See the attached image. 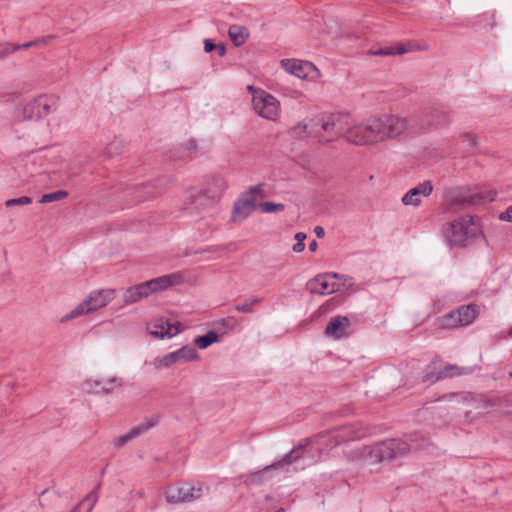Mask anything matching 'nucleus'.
Segmentation results:
<instances>
[{"label":"nucleus","mask_w":512,"mask_h":512,"mask_svg":"<svg viewBox=\"0 0 512 512\" xmlns=\"http://www.w3.org/2000/svg\"><path fill=\"white\" fill-rule=\"evenodd\" d=\"M440 401H455L457 403H463L467 406L476 403V398L470 392H451L442 395L438 398Z\"/></svg>","instance_id":"obj_29"},{"label":"nucleus","mask_w":512,"mask_h":512,"mask_svg":"<svg viewBox=\"0 0 512 512\" xmlns=\"http://www.w3.org/2000/svg\"><path fill=\"white\" fill-rule=\"evenodd\" d=\"M114 298V290H98L93 291L89 296L75 307L69 314L65 316L66 319L76 318L78 316L94 312L102 307H105Z\"/></svg>","instance_id":"obj_9"},{"label":"nucleus","mask_w":512,"mask_h":512,"mask_svg":"<svg viewBox=\"0 0 512 512\" xmlns=\"http://www.w3.org/2000/svg\"><path fill=\"white\" fill-rule=\"evenodd\" d=\"M318 248V243L316 242V240H313L309 243V250L311 252H315Z\"/></svg>","instance_id":"obj_50"},{"label":"nucleus","mask_w":512,"mask_h":512,"mask_svg":"<svg viewBox=\"0 0 512 512\" xmlns=\"http://www.w3.org/2000/svg\"><path fill=\"white\" fill-rule=\"evenodd\" d=\"M314 232L318 238H323L325 235V230L322 226H316Z\"/></svg>","instance_id":"obj_46"},{"label":"nucleus","mask_w":512,"mask_h":512,"mask_svg":"<svg viewBox=\"0 0 512 512\" xmlns=\"http://www.w3.org/2000/svg\"><path fill=\"white\" fill-rule=\"evenodd\" d=\"M248 89L253 92L252 104L255 112L262 118L276 120L279 116V101L264 90H254L251 86Z\"/></svg>","instance_id":"obj_10"},{"label":"nucleus","mask_w":512,"mask_h":512,"mask_svg":"<svg viewBox=\"0 0 512 512\" xmlns=\"http://www.w3.org/2000/svg\"><path fill=\"white\" fill-rule=\"evenodd\" d=\"M11 44L10 43H0V59L6 57L11 54Z\"/></svg>","instance_id":"obj_41"},{"label":"nucleus","mask_w":512,"mask_h":512,"mask_svg":"<svg viewBox=\"0 0 512 512\" xmlns=\"http://www.w3.org/2000/svg\"><path fill=\"white\" fill-rule=\"evenodd\" d=\"M226 187V182L222 177H214L212 182L203 191V194L196 198V201L205 199L207 205H213L220 198Z\"/></svg>","instance_id":"obj_19"},{"label":"nucleus","mask_w":512,"mask_h":512,"mask_svg":"<svg viewBox=\"0 0 512 512\" xmlns=\"http://www.w3.org/2000/svg\"><path fill=\"white\" fill-rule=\"evenodd\" d=\"M153 189L154 186L152 184L135 185L126 190V196L132 197L136 201H141L148 197H153L156 194Z\"/></svg>","instance_id":"obj_26"},{"label":"nucleus","mask_w":512,"mask_h":512,"mask_svg":"<svg viewBox=\"0 0 512 512\" xmlns=\"http://www.w3.org/2000/svg\"><path fill=\"white\" fill-rule=\"evenodd\" d=\"M157 423V418H151L144 423H141L135 427H133L127 434L120 436L115 439L114 445L117 448L123 447L126 443L133 440L134 438L140 436L145 433L152 427H154Z\"/></svg>","instance_id":"obj_20"},{"label":"nucleus","mask_w":512,"mask_h":512,"mask_svg":"<svg viewBox=\"0 0 512 512\" xmlns=\"http://www.w3.org/2000/svg\"><path fill=\"white\" fill-rule=\"evenodd\" d=\"M227 321L228 320H226V319H221L219 323H220L221 326L226 327L227 326Z\"/></svg>","instance_id":"obj_52"},{"label":"nucleus","mask_w":512,"mask_h":512,"mask_svg":"<svg viewBox=\"0 0 512 512\" xmlns=\"http://www.w3.org/2000/svg\"><path fill=\"white\" fill-rule=\"evenodd\" d=\"M32 203V199L28 196H22L15 199H9L5 201V206L11 208L14 206H24Z\"/></svg>","instance_id":"obj_38"},{"label":"nucleus","mask_w":512,"mask_h":512,"mask_svg":"<svg viewBox=\"0 0 512 512\" xmlns=\"http://www.w3.org/2000/svg\"><path fill=\"white\" fill-rule=\"evenodd\" d=\"M495 26V11L490 10L482 14V28L492 29Z\"/></svg>","instance_id":"obj_39"},{"label":"nucleus","mask_w":512,"mask_h":512,"mask_svg":"<svg viewBox=\"0 0 512 512\" xmlns=\"http://www.w3.org/2000/svg\"><path fill=\"white\" fill-rule=\"evenodd\" d=\"M499 219L501 221L511 222L512 223V206H509L506 211L501 212L499 214Z\"/></svg>","instance_id":"obj_42"},{"label":"nucleus","mask_w":512,"mask_h":512,"mask_svg":"<svg viewBox=\"0 0 512 512\" xmlns=\"http://www.w3.org/2000/svg\"><path fill=\"white\" fill-rule=\"evenodd\" d=\"M228 34L235 46H241L248 36L246 28L239 25H231Z\"/></svg>","instance_id":"obj_30"},{"label":"nucleus","mask_w":512,"mask_h":512,"mask_svg":"<svg viewBox=\"0 0 512 512\" xmlns=\"http://www.w3.org/2000/svg\"><path fill=\"white\" fill-rule=\"evenodd\" d=\"M281 64L287 72L301 79L307 78L309 71L314 69L312 63L295 59H284Z\"/></svg>","instance_id":"obj_21"},{"label":"nucleus","mask_w":512,"mask_h":512,"mask_svg":"<svg viewBox=\"0 0 512 512\" xmlns=\"http://www.w3.org/2000/svg\"><path fill=\"white\" fill-rule=\"evenodd\" d=\"M449 120L448 113L439 108H425L415 112L410 117H406V121L410 126V129L407 130V137L415 136L431 128L447 125Z\"/></svg>","instance_id":"obj_6"},{"label":"nucleus","mask_w":512,"mask_h":512,"mask_svg":"<svg viewBox=\"0 0 512 512\" xmlns=\"http://www.w3.org/2000/svg\"><path fill=\"white\" fill-rule=\"evenodd\" d=\"M474 371V368L469 366H460L456 364L444 363L442 361L441 371L438 378L448 379L464 375H469Z\"/></svg>","instance_id":"obj_24"},{"label":"nucleus","mask_w":512,"mask_h":512,"mask_svg":"<svg viewBox=\"0 0 512 512\" xmlns=\"http://www.w3.org/2000/svg\"><path fill=\"white\" fill-rule=\"evenodd\" d=\"M199 357L196 349L193 346H183L177 351L168 353L162 357H157L153 360L152 365L156 369L168 368L176 363H182L192 360H197Z\"/></svg>","instance_id":"obj_15"},{"label":"nucleus","mask_w":512,"mask_h":512,"mask_svg":"<svg viewBox=\"0 0 512 512\" xmlns=\"http://www.w3.org/2000/svg\"><path fill=\"white\" fill-rule=\"evenodd\" d=\"M497 192L493 189L486 188L482 185V203L484 201L492 202L496 199Z\"/></svg>","instance_id":"obj_40"},{"label":"nucleus","mask_w":512,"mask_h":512,"mask_svg":"<svg viewBox=\"0 0 512 512\" xmlns=\"http://www.w3.org/2000/svg\"><path fill=\"white\" fill-rule=\"evenodd\" d=\"M304 248H305L304 242H297L296 244L293 245L292 250L296 253H300L304 250Z\"/></svg>","instance_id":"obj_45"},{"label":"nucleus","mask_w":512,"mask_h":512,"mask_svg":"<svg viewBox=\"0 0 512 512\" xmlns=\"http://www.w3.org/2000/svg\"><path fill=\"white\" fill-rule=\"evenodd\" d=\"M275 512H285V509L284 508H279Z\"/></svg>","instance_id":"obj_55"},{"label":"nucleus","mask_w":512,"mask_h":512,"mask_svg":"<svg viewBox=\"0 0 512 512\" xmlns=\"http://www.w3.org/2000/svg\"><path fill=\"white\" fill-rule=\"evenodd\" d=\"M215 50H217L219 56H223L225 54V47L223 44H218Z\"/></svg>","instance_id":"obj_49"},{"label":"nucleus","mask_w":512,"mask_h":512,"mask_svg":"<svg viewBox=\"0 0 512 512\" xmlns=\"http://www.w3.org/2000/svg\"><path fill=\"white\" fill-rule=\"evenodd\" d=\"M409 129L406 117L384 114L370 117L357 125H351L349 121L346 141L354 145H368L388 139L407 137Z\"/></svg>","instance_id":"obj_1"},{"label":"nucleus","mask_w":512,"mask_h":512,"mask_svg":"<svg viewBox=\"0 0 512 512\" xmlns=\"http://www.w3.org/2000/svg\"><path fill=\"white\" fill-rule=\"evenodd\" d=\"M197 149V144L194 140H190L187 146L188 154Z\"/></svg>","instance_id":"obj_47"},{"label":"nucleus","mask_w":512,"mask_h":512,"mask_svg":"<svg viewBox=\"0 0 512 512\" xmlns=\"http://www.w3.org/2000/svg\"><path fill=\"white\" fill-rule=\"evenodd\" d=\"M464 140L468 143L469 146H474L476 144V138L470 133H466L464 135Z\"/></svg>","instance_id":"obj_44"},{"label":"nucleus","mask_w":512,"mask_h":512,"mask_svg":"<svg viewBox=\"0 0 512 512\" xmlns=\"http://www.w3.org/2000/svg\"><path fill=\"white\" fill-rule=\"evenodd\" d=\"M442 359L436 357L432 360L425 369L424 375L422 377L423 383L433 384L437 381L443 380V378L439 377V372L441 371Z\"/></svg>","instance_id":"obj_27"},{"label":"nucleus","mask_w":512,"mask_h":512,"mask_svg":"<svg viewBox=\"0 0 512 512\" xmlns=\"http://www.w3.org/2000/svg\"><path fill=\"white\" fill-rule=\"evenodd\" d=\"M201 194H203V191L195 193L191 192L189 195V206H186L185 209H195L196 211H202L210 207L211 205H207L205 199L196 201V198H198Z\"/></svg>","instance_id":"obj_33"},{"label":"nucleus","mask_w":512,"mask_h":512,"mask_svg":"<svg viewBox=\"0 0 512 512\" xmlns=\"http://www.w3.org/2000/svg\"><path fill=\"white\" fill-rule=\"evenodd\" d=\"M350 326V320L346 316H336L330 320L325 328V335L334 339H340L346 334Z\"/></svg>","instance_id":"obj_22"},{"label":"nucleus","mask_w":512,"mask_h":512,"mask_svg":"<svg viewBox=\"0 0 512 512\" xmlns=\"http://www.w3.org/2000/svg\"><path fill=\"white\" fill-rule=\"evenodd\" d=\"M509 335L512 337V328L510 329Z\"/></svg>","instance_id":"obj_56"},{"label":"nucleus","mask_w":512,"mask_h":512,"mask_svg":"<svg viewBox=\"0 0 512 512\" xmlns=\"http://www.w3.org/2000/svg\"><path fill=\"white\" fill-rule=\"evenodd\" d=\"M330 273L324 274V275H318L315 278L309 280L307 282V289L311 293H318V294H325L326 292L328 294L334 293L336 291L334 284H330L327 280V277H329Z\"/></svg>","instance_id":"obj_23"},{"label":"nucleus","mask_w":512,"mask_h":512,"mask_svg":"<svg viewBox=\"0 0 512 512\" xmlns=\"http://www.w3.org/2000/svg\"><path fill=\"white\" fill-rule=\"evenodd\" d=\"M202 492L203 487L199 483L197 485L183 484L167 488L165 498L170 504L191 502L199 499L202 496Z\"/></svg>","instance_id":"obj_14"},{"label":"nucleus","mask_w":512,"mask_h":512,"mask_svg":"<svg viewBox=\"0 0 512 512\" xmlns=\"http://www.w3.org/2000/svg\"><path fill=\"white\" fill-rule=\"evenodd\" d=\"M182 276L179 273H172L151 279L138 285L127 288L123 293V302L133 304L147 298L150 294L167 289L181 283Z\"/></svg>","instance_id":"obj_5"},{"label":"nucleus","mask_w":512,"mask_h":512,"mask_svg":"<svg viewBox=\"0 0 512 512\" xmlns=\"http://www.w3.org/2000/svg\"><path fill=\"white\" fill-rule=\"evenodd\" d=\"M52 38H54L53 35H47V36L35 39L33 41H29V42L23 43V44H14V45L11 44V50H12V53H13V52L18 51L20 49H28V48H31V47L44 46V45H47Z\"/></svg>","instance_id":"obj_31"},{"label":"nucleus","mask_w":512,"mask_h":512,"mask_svg":"<svg viewBox=\"0 0 512 512\" xmlns=\"http://www.w3.org/2000/svg\"><path fill=\"white\" fill-rule=\"evenodd\" d=\"M85 385L89 391L94 389L95 392L101 391L105 394H108L111 393L116 387H120L122 383L120 379L112 377L103 380H95L94 386L92 385L91 381H87Z\"/></svg>","instance_id":"obj_25"},{"label":"nucleus","mask_w":512,"mask_h":512,"mask_svg":"<svg viewBox=\"0 0 512 512\" xmlns=\"http://www.w3.org/2000/svg\"><path fill=\"white\" fill-rule=\"evenodd\" d=\"M58 99L54 96H39L24 106L25 119H40L56 109Z\"/></svg>","instance_id":"obj_13"},{"label":"nucleus","mask_w":512,"mask_h":512,"mask_svg":"<svg viewBox=\"0 0 512 512\" xmlns=\"http://www.w3.org/2000/svg\"><path fill=\"white\" fill-rule=\"evenodd\" d=\"M263 187L262 184L253 186L237 199L233 207L232 221H242L256 209L257 201L266 197Z\"/></svg>","instance_id":"obj_8"},{"label":"nucleus","mask_w":512,"mask_h":512,"mask_svg":"<svg viewBox=\"0 0 512 512\" xmlns=\"http://www.w3.org/2000/svg\"><path fill=\"white\" fill-rule=\"evenodd\" d=\"M295 239L297 242H304V240L306 239V234L303 232H298L295 234Z\"/></svg>","instance_id":"obj_48"},{"label":"nucleus","mask_w":512,"mask_h":512,"mask_svg":"<svg viewBox=\"0 0 512 512\" xmlns=\"http://www.w3.org/2000/svg\"><path fill=\"white\" fill-rule=\"evenodd\" d=\"M328 434L329 432H321L310 438L301 440L299 444L291 450H297V455L299 456V458L293 461V464L302 461L301 469H304L320 461L323 452L321 446L324 444V440L328 438Z\"/></svg>","instance_id":"obj_7"},{"label":"nucleus","mask_w":512,"mask_h":512,"mask_svg":"<svg viewBox=\"0 0 512 512\" xmlns=\"http://www.w3.org/2000/svg\"><path fill=\"white\" fill-rule=\"evenodd\" d=\"M478 315L476 304L463 305L453 310L440 319L442 328H456L471 324Z\"/></svg>","instance_id":"obj_12"},{"label":"nucleus","mask_w":512,"mask_h":512,"mask_svg":"<svg viewBox=\"0 0 512 512\" xmlns=\"http://www.w3.org/2000/svg\"><path fill=\"white\" fill-rule=\"evenodd\" d=\"M182 330L179 322L171 323L163 318L156 319L147 324L148 333L158 339L165 337L172 338L180 333Z\"/></svg>","instance_id":"obj_17"},{"label":"nucleus","mask_w":512,"mask_h":512,"mask_svg":"<svg viewBox=\"0 0 512 512\" xmlns=\"http://www.w3.org/2000/svg\"><path fill=\"white\" fill-rule=\"evenodd\" d=\"M72 512H84V511L82 509H77V506H76Z\"/></svg>","instance_id":"obj_54"},{"label":"nucleus","mask_w":512,"mask_h":512,"mask_svg":"<svg viewBox=\"0 0 512 512\" xmlns=\"http://www.w3.org/2000/svg\"><path fill=\"white\" fill-rule=\"evenodd\" d=\"M216 47H217V45L214 44L212 42V40H210V39H205L204 40V51L205 52H207V53L212 52L213 50L216 49Z\"/></svg>","instance_id":"obj_43"},{"label":"nucleus","mask_w":512,"mask_h":512,"mask_svg":"<svg viewBox=\"0 0 512 512\" xmlns=\"http://www.w3.org/2000/svg\"><path fill=\"white\" fill-rule=\"evenodd\" d=\"M405 52H406V49L402 45H399L396 48H394V47L381 48V49L373 50L370 53L372 55H376V56H388V55H401V54H404Z\"/></svg>","instance_id":"obj_35"},{"label":"nucleus","mask_w":512,"mask_h":512,"mask_svg":"<svg viewBox=\"0 0 512 512\" xmlns=\"http://www.w3.org/2000/svg\"><path fill=\"white\" fill-rule=\"evenodd\" d=\"M350 116L348 113H321L307 122L298 124L292 131L296 137H315L321 144L338 138L346 140Z\"/></svg>","instance_id":"obj_2"},{"label":"nucleus","mask_w":512,"mask_h":512,"mask_svg":"<svg viewBox=\"0 0 512 512\" xmlns=\"http://www.w3.org/2000/svg\"><path fill=\"white\" fill-rule=\"evenodd\" d=\"M219 249H220V247H209L205 251H207V252H214V251H218Z\"/></svg>","instance_id":"obj_51"},{"label":"nucleus","mask_w":512,"mask_h":512,"mask_svg":"<svg viewBox=\"0 0 512 512\" xmlns=\"http://www.w3.org/2000/svg\"><path fill=\"white\" fill-rule=\"evenodd\" d=\"M220 337L215 331H209L205 335L199 336L195 339V344L200 349H206L213 343L219 342Z\"/></svg>","instance_id":"obj_32"},{"label":"nucleus","mask_w":512,"mask_h":512,"mask_svg":"<svg viewBox=\"0 0 512 512\" xmlns=\"http://www.w3.org/2000/svg\"><path fill=\"white\" fill-rule=\"evenodd\" d=\"M260 302H261L260 298L252 297V298L246 299L243 303L236 304L234 306V309L236 311L242 312V313H252L253 306Z\"/></svg>","instance_id":"obj_34"},{"label":"nucleus","mask_w":512,"mask_h":512,"mask_svg":"<svg viewBox=\"0 0 512 512\" xmlns=\"http://www.w3.org/2000/svg\"><path fill=\"white\" fill-rule=\"evenodd\" d=\"M329 277H333V278H339V274H336V273H333V274H330Z\"/></svg>","instance_id":"obj_53"},{"label":"nucleus","mask_w":512,"mask_h":512,"mask_svg":"<svg viewBox=\"0 0 512 512\" xmlns=\"http://www.w3.org/2000/svg\"><path fill=\"white\" fill-rule=\"evenodd\" d=\"M259 207L265 213H273V212L283 211L285 208L284 204L273 203V202L259 203Z\"/></svg>","instance_id":"obj_37"},{"label":"nucleus","mask_w":512,"mask_h":512,"mask_svg":"<svg viewBox=\"0 0 512 512\" xmlns=\"http://www.w3.org/2000/svg\"><path fill=\"white\" fill-rule=\"evenodd\" d=\"M479 198L477 194L468 195V196H457L451 199L445 206V210L447 212H457L460 208H463L468 205H472L476 203V200Z\"/></svg>","instance_id":"obj_28"},{"label":"nucleus","mask_w":512,"mask_h":512,"mask_svg":"<svg viewBox=\"0 0 512 512\" xmlns=\"http://www.w3.org/2000/svg\"><path fill=\"white\" fill-rule=\"evenodd\" d=\"M67 195H68L67 191L58 190V191H55L52 193L42 195L39 202L40 203H50V202H54V201H59V200L66 198Z\"/></svg>","instance_id":"obj_36"},{"label":"nucleus","mask_w":512,"mask_h":512,"mask_svg":"<svg viewBox=\"0 0 512 512\" xmlns=\"http://www.w3.org/2000/svg\"><path fill=\"white\" fill-rule=\"evenodd\" d=\"M297 458H299L297 455V450L289 451L280 460L267 465L260 471L248 474L244 480V484L247 486L261 485L272 477V470L283 469L286 466L292 465L293 461H295Z\"/></svg>","instance_id":"obj_11"},{"label":"nucleus","mask_w":512,"mask_h":512,"mask_svg":"<svg viewBox=\"0 0 512 512\" xmlns=\"http://www.w3.org/2000/svg\"><path fill=\"white\" fill-rule=\"evenodd\" d=\"M511 377H512V374H511Z\"/></svg>","instance_id":"obj_57"},{"label":"nucleus","mask_w":512,"mask_h":512,"mask_svg":"<svg viewBox=\"0 0 512 512\" xmlns=\"http://www.w3.org/2000/svg\"><path fill=\"white\" fill-rule=\"evenodd\" d=\"M480 233V222L477 215H464L458 220L447 223L442 234L450 246L465 247L470 239Z\"/></svg>","instance_id":"obj_4"},{"label":"nucleus","mask_w":512,"mask_h":512,"mask_svg":"<svg viewBox=\"0 0 512 512\" xmlns=\"http://www.w3.org/2000/svg\"><path fill=\"white\" fill-rule=\"evenodd\" d=\"M433 192V184L430 180H426L417 186L409 189L402 197L401 202L405 206H419L421 197H428Z\"/></svg>","instance_id":"obj_18"},{"label":"nucleus","mask_w":512,"mask_h":512,"mask_svg":"<svg viewBox=\"0 0 512 512\" xmlns=\"http://www.w3.org/2000/svg\"><path fill=\"white\" fill-rule=\"evenodd\" d=\"M328 439L338 445L345 441L357 440L365 436L366 430L360 423L346 424L338 429L328 431Z\"/></svg>","instance_id":"obj_16"},{"label":"nucleus","mask_w":512,"mask_h":512,"mask_svg":"<svg viewBox=\"0 0 512 512\" xmlns=\"http://www.w3.org/2000/svg\"><path fill=\"white\" fill-rule=\"evenodd\" d=\"M426 445L425 439L418 444L415 436H410L408 440L392 438L358 448L354 451V457L370 463L395 462L406 457L411 450L424 449Z\"/></svg>","instance_id":"obj_3"}]
</instances>
